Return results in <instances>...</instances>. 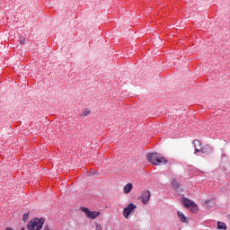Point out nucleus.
Returning <instances> with one entry per match:
<instances>
[{"label":"nucleus","mask_w":230,"mask_h":230,"mask_svg":"<svg viewBox=\"0 0 230 230\" xmlns=\"http://www.w3.org/2000/svg\"><path fill=\"white\" fill-rule=\"evenodd\" d=\"M142 204H148V200H150V191L149 190H144L139 198Z\"/></svg>","instance_id":"39448f33"},{"label":"nucleus","mask_w":230,"mask_h":230,"mask_svg":"<svg viewBox=\"0 0 230 230\" xmlns=\"http://www.w3.org/2000/svg\"><path fill=\"white\" fill-rule=\"evenodd\" d=\"M137 208V207L136 205H134V203L128 204V205L126 208H124V209H123V217H124L125 218L128 219L129 217H130V214H131V213H134V211H136Z\"/></svg>","instance_id":"7ed1b4c3"},{"label":"nucleus","mask_w":230,"mask_h":230,"mask_svg":"<svg viewBox=\"0 0 230 230\" xmlns=\"http://www.w3.org/2000/svg\"><path fill=\"white\" fill-rule=\"evenodd\" d=\"M43 230H51V229H49V226H45L44 228H43Z\"/></svg>","instance_id":"f3484780"},{"label":"nucleus","mask_w":230,"mask_h":230,"mask_svg":"<svg viewBox=\"0 0 230 230\" xmlns=\"http://www.w3.org/2000/svg\"><path fill=\"white\" fill-rule=\"evenodd\" d=\"M89 114H91V111H89V110H84V111H82V113H81V116H82L83 118H85V116H89Z\"/></svg>","instance_id":"4468645a"},{"label":"nucleus","mask_w":230,"mask_h":230,"mask_svg":"<svg viewBox=\"0 0 230 230\" xmlns=\"http://www.w3.org/2000/svg\"><path fill=\"white\" fill-rule=\"evenodd\" d=\"M183 205L185 206V208H191L192 206H194L195 208V202L188 199H183Z\"/></svg>","instance_id":"1a4fd4ad"},{"label":"nucleus","mask_w":230,"mask_h":230,"mask_svg":"<svg viewBox=\"0 0 230 230\" xmlns=\"http://www.w3.org/2000/svg\"><path fill=\"white\" fill-rule=\"evenodd\" d=\"M217 229H227V225H226V223L224 222H218L217 223Z\"/></svg>","instance_id":"f8f14e48"},{"label":"nucleus","mask_w":230,"mask_h":230,"mask_svg":"<svg viewBox=\"0 0 230 230\" xmlns=\"http://www.w3.org/2000/svg\"><path fill=\"white\" fill-rule=\"evenodd\" d=\"M132 188H133L132 183H128V184L124 187V189H123L124 193H126V194L130 193V191H132Z\"/></svg>","instance_id":"9b49d317"},{"label":"nucleus","mask_w":230,"mask_h":230,"mask_svg":"<svg viewBox=\"0 0 230 230\" xmlns=\"http://www.w3.org/2000/svg\"><path fill=\"white\" fill-rule=\"evenodd\" d=\"M193 145L195 148L194 154H199V152H200V148H202V144L200 143V140H194Z\"/></svg>","instance_id":"0eeeda50"},{"label":"nucleus","mask_w":230,"mask_h":230,"mask_svg":"<svg viewBox=\"0 0 230 230\" xmlns=\"http://www.w3.org/2000/svg\"><path fill=\"white\" fill-rule=\"evenodd\" d=\"M29 217H30V214H29V213H25V214L23 215V220H24V222H26V220H28Z\"/></svg>","instance_id":"2eb2a0df"},{"label":"nucleus","mask_w":230,"mask_h":230,"mask_svg":"<svg viewBox=\"0 0 230 230\" xmlns=\"http://www.w3.org/2000/svg\"><path fill=\"white\" fill-rule=\"evenodd\" d=\"M22 44H24V39H23V40H22Z\"/></svg>","instance_id":"6ab92c4d"},{"label":"nucleus","mask_w":230,"mask_h":230,"mask_svg":"<svg viewBox=\"0 0 230 230\" xmlns=\"http://www.w3.org/2000/svg\"><path fill=\"white\" fill-rule=\"evenodd\" d=\"M95 230H103V227L102 226V225L97 224L95 226Z\"/></svg>","instance_id":"dca6fc26"},{"label":"nucleus","mask_w":230,"mask_h":230,"mask_svg":"<svg viewBox=\"0 0 230 230\" xmlns=\"http://www.w3.org/2000/svg\"><path fill=\"white\" fill-rule=\"evenodd\" d=\"M192 213H197L199 211V207L194 203V206L192 205L190 208H189Z\"/></svg>","instance_id":"ddd939ff"},{"label":"nucleus","mask_w":230,"mask_h":230,"mask_svg":"<svg viewBox=\"0 0 230 230\" xmlns=\"http://www.w3.org/2000/svg\"><path fill=\"white\" fill-rule=\"evenodd\" d=\"M82 211L85 214L87 218H92L93 220H94V218H96L97 217H100V212L91 211L87 208H82Z\"/></svg>","instance_id":"20e7f679"},{"label":"nucleus","mask_w":230,"mask_h":230,"mask_svg":"<svg viewBox=\"0 0 230 230\" xmlns=\"http://www.w3.org/2000/svg\"><path fill=\"white\" fill-rule=\"evenodd\" d=\"M209 202H211V199H206L205 200V204H209Z\"/></svg>","instance_id":"a211bd4d"},{"label":"nucleus","mask_w":230,"mask_h":230,"mask_svg":"<svg viewBox=\"0 0 230 230\" xmlns=\"http://www.w3.org/2000/svg\"><path fill=\"white\" fill-rule=\"evenodd\" d=\"M22 230H26V228H25V227H22Z\"/></svg>","instance_id":"aec40b11"},{"label":"nucleus","mask_w":230,"mask_h":230,"mask_svg":"<svg viewBox=\"0 0 230 230\" xmlns=\"http://www.w3.org/2000/svg\"><path fill=\"white\" fill-rule=\"evenodd\" d=\"M171 184L172 188L175 190V191H179V189L181 188V184L179 183V181H177V180L175 179L172 180Z\"/></svg>","instance_id":"9d476101"},{"label":"nucleus","mask_w":230,"mask_h":230,"mask_svg":"<svg viewBox=\"0 0 230 230\" xmlns=\"http://www.w3.org/2000/svg\"><path fill=\"white\" fill-rule=\"evenodd\" d=\"M44 218L34 217L27 224L28 230H41L44 226Z\"/></svg>","instance_id":"f03ea898"},{"label":"nucleus","mask_w":230,"mask_h":230,"mask_svg":"<svg viewBox=\"0 0 230 230\" xmlns=\"http://www.w3.org/2000/svg\"><path fill=\"white\" fill-rule=\"evenodd\" d=\"M178 217L180 218V222H183L185 224H188V217L184 215V213L178 211L177 212Z\"/></svg>","instance_id":"6e6552de"},{"label":"nucleus","mask_w":230,"mask_h":230,"mask_svg":"<svg viewBox=\"0 0 230 230\" xmlns=\"http://www.w3.org/2000/svg\"><path fill=\"white\" fill-rule=\"evenodd\" d=\"M199 152L207 155L213 154V147H211L209 145H206L200 148Z\"/></svg>","instance_id":"423d86ee"},{"label":"nucleus","mask_w":230,"mask_h":230,"mask_svg":"<svg viewBox=\"0 0 230 230\" xmlns=\"http://www.w3.org/2000/svg\"><path fill=\"white\" fill-rule=\"evenodd\" d=\"M147 159L149 163L155 164V166H160L161 164H166V163H168V160H166V158L161 156V155L157 153L148 154Z\"/></svg>","instance_id":"f257e3e1"}]
</instances>
